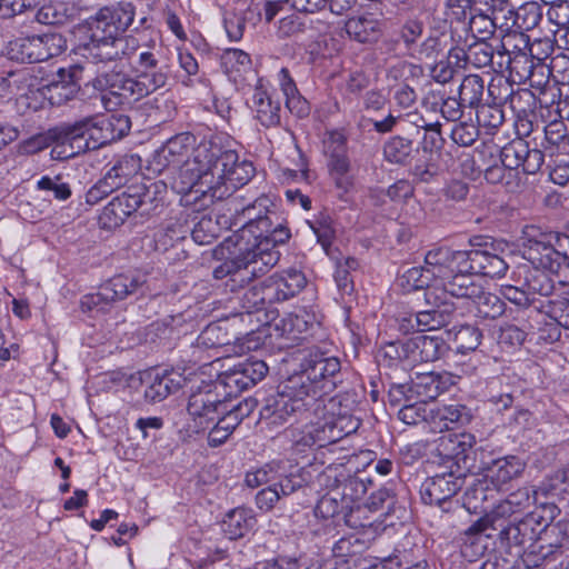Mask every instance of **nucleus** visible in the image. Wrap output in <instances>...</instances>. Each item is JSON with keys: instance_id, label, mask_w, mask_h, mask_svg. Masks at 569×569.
Wrapping results in <instances>:
<instances>
[{"instance_id": "0eeeda50", "label": "nucleus", "mask_w": 569, "mask_h": 569, "mask_svg": "<svg viewBox=\"0 0 569 569\" xmlns=\"http://www.w3.org/2000/svg\"><path fill=\"white\" fill-rule=\"evenodd\" d=\"M432 272L436 276V281L428 291L422 292L429 308L403 318L401 325L403 330L412 329L420 332L437 330L451 322L457 308L451 301L453 297L449 288L450 281L440 273L438 274L436 269Z\"/></svg>"}, {"instance_id": "2f4dec72", "label": "nucleus", "mask_w": 569, "mask_h": 569, "mask_svg": "<svg viewBox=\"0 0 569 569\" xmlns=\"http://www.w3.org/2000/svg\"><path fill=\"white\" fill-rule=\"evenodd\" d=\"M42 49L40 36L21 37L8 43L7 54L11 60L33 63L44 61Z\"/></svg>"}, {"instance_id": "c9c22d12", "label": "nucleus", "mask_w": 569, "mask_h": 569, "mask_svg": "<svg viewBox=\"0 0 569 569\" xmlns=\"http://www.w3.org/2000/svg\"><path fill=\"white\" fill-rule=\"evenodd\" d=\"M418 149L413 141L401 136L389 138L383 144V158L393 164L406 166L411 162Z\"/></svg>"}, {"instance_id": "6e6d98bb", "label": "nucleus", "mask_w": 569, "mask_h": 569, "mask_svg": "<svg viewBox=\"0 0 569 569\" xmlns=\"http://www.w3.org/2000/svg\"><path fill=\"white\" fill-rule=\"evenodd\" d=\"M277 330L281 331V336L289 340H299L302 333L308 331L309 322L303 316L289 313L274 323Z\"/></svg>"}, {"instance_id": "6e6552de", "label": "nucleus", "mask_w": 569, "mask_h": 569, "mask_svg": "<svg viewBox=\"0 0 569 569\" xmlns=\"http://www.w3.org/2000/svg\"><path fill=\"white\" fill-rule=\"evenodd\" d=\"M89 86L99 93L100 101L108 111L151 94L144 82H140L134 76L116 69L98 73L87 83V87Z\"/></svg>"}, {"instance_id": "ea45409f", "label": "nucleus", "mask_w": 569, "mask_h": 569, "mask_svg": "<svg viewBox=\"0 0 569 569\" xmlns=\"http://www.w3.org/2000/svg\"><path fill=\"white\" fill-rule=\"evenodd\" d=\"M447 37L445 33L435 32L427 37L420 44L415 46L410 56L419 61L436 62L443 57L447 49Z\"/></svg>"}, {"instance_id": "b1692460", "label": "nucleus", "mask_w": 569, "mask_h": 569, "mask_svg": "<svg viewBox=\"0 0 569 569\" xmlns=\"http://www.w3.org/2000/svg\"><path fill=\"white\" fill-rule=\"evenodd\" d=\"M251 110L254 118L264 128L278 127L281 123V103L262 88L256 86L251 97Z\"/></svg>"}, {"instance_id": "f8f14e48", "label": "nucleus", "mask_w": 569, "mask_h": 569, "mask_svg": "<svg viewBox=\"0 0 569 569\" xmlns=\"http://www.w3.org/2000/svg\"><path fill=\"white\" fill-rule=\"evenodd\" d=\"M146 282L144 278L134 273H120L102 283L97 292L88 293L81 299L83 311L104 312L112 303L126 299L138 291Z\"/></svg>"}, {"instance_id": "0e129e2a", "label": "nucleus", "mask_w": 569, "mask_h": 569, "mask_svg": "<svg viewBox=\"0 0 569 569\" xmlns=\"http://www.w3.org/2000/svg\"><path fill=\"white\" fill-rule=\"evenodd\" d=\"M537 507L527 516L533 522L538 531L541 532L545 528L552 526L556 518L560 515V509L555 502H537Z\"/></svg>"}, {"instance_id": "dca6fc26", "label": "nucleus", "mask_w": 569, "mask_h": 569, "mask_svg": "<svg viewBox=\"0 0 569 569\" xmlns=\"http://www.w3.org/2000/svg\"><path fill=\"white\" fill-rule=\"evenodd\" d=\"M476 437L471 433H449L439 439L438 450L440 455L452 462L457 472L473 473Z\"/></svg>"}, {"instance_id": "f257e3e1", "label": "nucleus", "mask_w": 569, "mask_h": 569, "mask_svg": "<svg viewBox=\"0 0 569 569\" xmlns=\"http://www.w3.org/2000/svg\"><path fill=\"white\" fill-rule=\"evenodd\" d=\"M280 390L287 395L298 419L305 422L299 438L291 430L298 446L326 447L356 432L360 426L359 419L351 415L338 397H328L329 383L318 387L297 372L280 385Z\"/></svg>"}, {"instance_id": "7ed1b4c3", "label": "nucleus", "mask_w": 569, "mask_h": 569, "mask_svg": "<svg viewBox=\"0 0 569 569\" xmlns=\"http://www.w3.org/2000/svg\"><path fill=\"white\" fill-rule=\"evenodd\" d=\"M133 18L134 7L130 2L101 8L88 22L87 41L80 46L81 56L94 64L134 56L137 39L122 36Z\"/></svg>"}, {"instance_id": "680f3d73", "label": "nucleus", "mask_w": 569, "mask_h": 569, "mask_svg": "<svg viewBox=\"0 0 569 569\" xmlns=\"http://www.w3.org/2000/svg\"><path fill=\"white\" fill-rule=\"evenodd\" d=\"M66 128V123L57 127L49 131L50 138L56 142V146L51 150V154L54 159L64 160L73 158L82 151H78V142L73 140H67L62 137V130Z\"/></svg>"}, {"instance_id": "9d476101", "label": "nucleus", "mask_w": 569, "mask_h": 569, "mask_svg": "<svg viewBox=\"0 0 569 569\" xmlns=\"http://www.w3.org/2000/svg\"><path fill=\"white\" fill-rule=\"evenodd\" d=\"M196 138L189 132L179 133L170 138L166 144L156 151L153 156V166L158 171H162L168 167L180 168L179 178L174 181V188L182 193L179 188L187 184L191 178H197L192 170L184 172L189 166L194 167L197 150L202 147L200 144L193 153V159L189 160V152L193 149Z\"/></svg>"}, {"instance_id": "e2e57ef3", "label": "nucleus", "mask_w": 569, "mask_h": 569, "mask_svg": "<svg viewBox=\"0 0 569 569\" xmlns=\"http://www.w3.org/2000/svg\"><path fill=\"white\" fill-rule=\"evenodd\" d=\"M368 548V542L357 535L342 537L335 542L332 553L336 558L347 559L361 555Z\"/></svg>"}, {"instance_id": "72a5a7b5", "label": "nucleus", "mask_w": 569, "mask_h": 569, "mask_svg": "<svg viewBox=\"0 0 569 569\" xmlns=\"http://www.w3.org/2000/svg\"><path fill=\"white\" fill-rule=\"evenodd\" d=\"M525 462L516 456L498 458L487 467V476L499 488L518 478L525 470Z\"/></svg>"}, {"instance_id": "69168bd1", "label": "nucleus", "mask_w": 569, "mask_h": 569, "mask_svg": "<svg viewBox=\"0 0 569 569\" xmlns=\"http://www.w3.org/2000/svg\"><path fill=\"white\" fill-rule=\"evenodd\" d=\"M133 187H140L143 189L142 191V201H141V214H149L151 211L156 210L160 202L162 201V197H159L162 192L166 191V184L161 181L151 182L149 186L147 184H134Z\"/></svg>"}, {"instance_id": "4be33fe9", "label": "nucleus", "mask_w": 569, "mask_h": 569, "mask_svg": "<svg viewBox=\"0 0 569 569\" xmlns=\"http://www.w3.org/2000/svg\"><path fill=\"white\" fill-rule=\"evenodd\" d=\"M269 297L272 302L286 301L295 297L306 286V277L301 271L289 269L266 279Z\"/></svg>"}, {"instance_id": "4d7b16f0", "label": "nucleus", "mask_w": 569, "mask_h": 569, "mask_svg": "<svg viewBox=\"0 0 569 569\" xmlns=\"http://www.w3.org/2000/svg\"><path fill=\"white\" fill-rule=\"evenodd\" d=\"M482 332L472 325L461 326L453 337L456 349L460 353L475 351L481 343Z\"/></svg>"}, {"instance_id": "f3484780", "label": "nucleus", "mask_w": 569, "mask_h": 569, "mask_svg": "<svg viewBox=\"0 0 569 569\" xmlns=\"http://www.w3.org/2000/svg\"><path fill=\"white\" fill-rule=\"evenodd\" d=\"M468 475L452 469L427 479L421 487V499L427 505L442 506L456 496L466 483Z\"/></svg>"}, {"instance_id": "c756f323", "label": "nucleus", "mask_w": 569, "mask_h": 569, "mask_svg": "<svg viewBox=\"0 0 569 569\" xmlns=\"http://www.w3.org/2000/svg\"><path fill=\"white\" fill-rule=\"evenodd\" d=\"M409 347L412 350L411 363L436 361L447 351V345L443 339L426 335L410 338Z\"/></svg>"}, {"instance_id": "774afa93", "label": "nucleus", "mask_w": 569, "mask_h": 569, "mask_svg": "<svg viewBox=\"0 0 569 569\" xmlns=\"http://www.w3.org/2000/svg\"><path fill=\"white\" fill-rule=\"evenodd\" d=\"M217 222L210 217H202L192 228L191 237L196 243L210 244L218 236Z\"/></svg>"}, {"instance_id": "1a4fd4ad", "label": "nucleus", "mask_w": 569, "mask_h": 569, "mask_svg": "<svg viewBox=\"0 0 569 569\" xmlns=\"http://www.w3.org/2000/svg\"><path fill=\"white\" fill-rule=\"evenodd\" d=\"M228 401L220 383L202 380L191 388L187 412L194 426L204 430L221 416V412H226Z\"/></svg>"}, {"instance_id": "393cba45", "label": "nucleus", "mask_w": 569, "mask_h": 569, "mask_svg": "<svg viewBox=\"0 0 569 569\" xmlns=\"http://www.w3.org/2000/svg\"><path fill=\"white\" fill-rule=\"evenodd\" d=\"M499 488L486 475L481 478L471 476V481L463 495V506L473 512L487 511V503L496 500Z\"/></svg>"}, {"instance_id": "603ef678", "label": "nucleus", "mask_w": 569, "mask_h": 569, "mask_svg": "<svg viewBox=\"0 0 569 569\" xmlns=\"http://www.w3.org/2000/svg\"><path fill=\"white\" fill-rule=\"evenodd\" d=\"M70 80L62 77L61 81H54L47 87L48 99L51 104H63L73 99L80 90V86L72 79L74 72L70 73Z\"/></svg>"}, {"instance_id": "2eb2a0df", "label": "nucleus", "mask_w": 569, "mask_h": 569, "mask_svg": "<svg viewBox=\"0 0 569 569\" xmlns=\"http://www.w3.org/2000/svg\"><path fill=\"white\" fill-rule=\"evenodd\" d=\"M267 372L268 366L264 361L247 359L221 373L216 382L231 398L262 380Z\"/></svg>"}, {"instance_id": "a211bd4d", "label": "nucleus", "mask_w": 569, "mask_h": 569, "mask_svg": "<svg viewBox=\"0 0 569 569\" xmlns=\"http://www.w3.org/2000/svg\"><path fill=\"white\" fill-rule=\"evenodd\" d=\"M341 370L339 358L327 356L326 352L318 348L310 349L301 361V370L299 371L309 381L315 382L318 387L330 385V392L336 388V377Z\"/></svg>"}, {"instance_id": "37998d69", "label": "nucleus", "mask_w": 569, "mask_h": 569, "mask_svg": "<svg viewBox=\"0 0 569 569\" xmlns=\"http://www.w3.org/2000/svg\"><path fill=\"white\" fill-rule=\"evenodd\" d=\"M409 390L422 402L435 400L442 392L440 377L433 372L417 373Z\"/></svg>"}, {"instance_id": "a878e982", "label": "nucleus", "mask_w": 569, "mask_h": 569, "mask_svg": "<svg viewBox=\"0 0 569 569\" xmlns=\"http://www.w3.org/2000/svg\"><path fill=\"white\" fill-rule=\"evenodd\" d=\"M513 280L532 295L549 296L552 293L555 284L548 270L530 266L528 263L519 264L513 270Z\"/></svg>"}, {"instance_id": "f03ea898", "label": "nucleus", "mask_w": 569, "mask_h": 569, "mask_svg": "<svg viewBox=\"0 0 569 569\" xmlns=\"http://www.w3.org/2000/svg\"><path fill=\"white\" fill-rule=\"evenodd\" d=\"M194 163V167L189 166L184 172L192 170L197 178H191L179 190L186 193H200L211 201L229 198L254 174L251 162H239L236 151L222 150L213 144L200 147Z\"/></svg>"}, {"instance_id": "f704fd0d", "label": "nucleus", "mask_w": 569, "mask_h": 569, "mask_svg": "<svg viewBox=\"0 0 569 569\" xmlns=\"http://www.w3.org/2000/svg\"><path fill=\"white\" fill-rule=\"evenodd\" d=\"M186 379L180 375L169 373L156 376L151 379L144 390V398L150 402H160L169 395L177 392L183 387Z\"/></svg>"}, {"instance_id": "7c9ffc66", "label": "nucleus", "mask_w": 569, "mask_h": 569, "mask_svg": "<svg viewBox=\"0 0 569 569\" xmlns=\"http://www.w3.org/2000/svg\"><path fill=\"white\" fill-rule=\"evenodd\" d=\"M437 248L429 250L425 257L426 268L412 267L407 269L397 280V284L406 292L412 290L428 291L431 284L436 281V276L432 270L435 266L430 263L429 256L435 252Z\"/></svg>"}, {"instance_id": "49530a36", "label": "nucleus", "mask_w": 569, "mask_h": 569, "mask_svg": "<svg viewBox=\"0 0 569 569\" xmlns=\"http://www.w3.org/2000/svg\"><path fill=\"white\" fill-rule=\"evenodd\" d=\"M450 37L453 46L448 50L445 59H449L453 62V66L458 69L465 67L467 63V54L469 52V41L472 40V36L466 33L465 29L453 28L451 26Z\"/></svg>"}, {"instance_id": "a18cd8bd", "label": "nucleus", "mask_w": 569, "mask_h": 569, "mask_svg": "<svg viewBox=\"0 0 569 569\" xmlns=\"http://www.w3.org/2000/svg\"><path fill=\"white\" fill-rule=\"evenodd\" d=\"M509 13L513 26L523 31L535 29L542 19V8L535 1L523 3L516 11L509 10Z\"/></svg>"}, {"instance_id": "4c0bfd02", "label": "nucleus", "mask_w": 569, "mask_h": 569, "mask_svg": "<svg viewBox=\"0 0 569 569\" xmlns=\"http://www.w3.org/2000/svg\"><path fill=\"white\" fill-rule=\"evenodd\" d=\"M569 495V468L559 469L547 477L533 490V503L538 502L539 497H563Z\"/></svg>"}, {"instance_id": "cd10ccee", "label": "nucleus", "mask_w": 569, "mask_h": 569, "mask_svg": "<svg viewBox=\"0 0 569 569\" xmlns=\"http://www.w3.org/2000/svg\"><path fill=\"white\" fill-rule=\"evenodd\" d=\"M422 103L427 110L439 112L447 121H457L463 114L462 102L458 98L447 96L440 89L429 90Z\"/></svg>"}, {"instance_id": "39448f33", "label": "nucleus", "mask_w": 569, "mask_h": 569, "mask_svg": "<svg viewBox=\"0 0 569 569\" xmlns=\"http://www.w3.org/2000/svg\"><path fill=\"white\" fill-rule=\"evenodd\" d=\"M437 273L448 278L450 283L463 276L473 279V274L496 278L502 277L508 270L507 262L497 253L486 249L453 250L439 247L429 256Z\"/></svg>"}, {"instance_id": "20e7f679", "label": "nucleus", "mask_w": 569, "mask_h": 569, "mask_svg": "<svg viewBox=\"0 0 569 569\" xmlns=\"http://www.w3.org/2000/svg\"><path fill=\"white\" fill-rule=\"evenodd\" d=\"M290 238L289 229L277 221L272 231L251 247L239 248V254L227 259L213 269L216 279H227L226 287L237 291L251 282L254 278L266 274L277 264L280 253L277 244H283Z\"/></svg>"}, {"instance_id": "a19ab883", "label": "nucleus", "mask_w": 569, "mask_h": 569, "mask_svg": "<svg viewBox=\"0 0 569 569\" xmlns=\"http://www.w3.org/2000/svg\"><path fill=\"white\" fill-rule=\"evenodd\" d=\"M138 171L134 157H123L118 160L101 178L112 191L123 187Z\"/></svg>"}, {"instance_id": "de8ad7c7", "label": "nucleus", "mask_w": 569, "mask_h": 569, "mask_svg": "<svg viewBox=\"0 0 569 569\" xmlns=\"http://www.w3.org/2000/svg\"><path fill=\"white\" fill-rule=\"evenodd\" d=\"M500 293L503 297V299L508 300L515 306L522 309H527L528 318H532L533 316H541L540 308L535 307L530 309V307L535 302V298L526 289V287H522L520 283L501 286Z\"/></svg>"}, {"instance_id": "ddd939ff", "label": "nucleus", "mask_w": 569, "mask_h": 569, "mask_svg": "<svg viewBox=\"0 0 569 569\" xmlns=\"http://www.w3.org/2000/svg\"><path fill=\"white\" fill-rule=\"evenodd\" d=\"M451 296L457 299H469L476 308V317L482 320H496L506 311L505 301L496 293L485 291L473 279L460 276L456 282L449 283Z\"/></svg>"}, {"instance_id": "58836bf2", "label": "nucleus", "mask_w": 569, "mask_h": 569, "mask_svg": "<svg viewBox=\"0 0 569 569\" xmlns=\"http://www.w3.org/2000/svg\"><path fill=\"white\" fill-rule=\"evenodd\" d=\"M346 32L360 43L375 42L380 34L379 22L371 17L350 18L346 22Z\"/></svg>"}, {"instance_id": "8fccbe9b", "label": "nucleus", "mask_w": 569, "mask_h": 569, "mask_svg": "<svg viewBox=\"0 0 569 569\" xmlns=\"http://www.w3.org/2000/svg\"><path fill=\"white\" fill-rule=\"evenodd\" d=\"M507 63L511 64L510 77L512 81L526 82L535 74L537 58L533 56V51H529V53L509 56Z\"/></svg>"}, {"instance_id": "c03bdc74", "label": "nucleus", "mask_w": 569, "mask_h": 569, "mask_svg": "<svg viewBox=\"0 0 569 569\" xmlns=\"http://www.w3.org/2000/svg\"><path fill=\"white\" fill-rule=\"evenodd\" d=\"M452 27L465 29L466 33L472 36V40L486 41L495 33L496 22L495 18L476 10L466 23Z\"/></svg>"}, {"instance_id": "aec40b11", "label": "nucleus", "mask_w": 569, "mask_h": 569, "mask_svg": "<svg viewBox=\"0 0 569 569\" xmlns=\"http://www.w3.org/2000/svg\"><path fill=\"white\" fill-rule=\"evenodd\" d=\"M538 529L530 518L525 515L520 519L503 526L499 531V540L502 546L509 549V552L515 550V555L518 557L538 540Z\"/></svg>"}, {"instance_id": "5701e85b", "label": "nucleus", "mask_w": 569, "mask_h": 569, "mask_svg": "<svg viewBox=\"0 0 569 569\" xmlns=\"http://www.w3.org/2000/svg\"><path fill=\"white\" fill-rule=\"evenodd\" d=\"M538 555L546 560L569 548V519H560L541 530L538 536Z\"/></svg>"}, {"instance_id": "423d86ee", "label": "nucleus", "mask_w": 569, "mask_h": 569, "mask_svg": "<svg viewBox=\"0 0 569 569\" xmlns=\"http://www.w3.org/2000/svg\"><path fill=\"white\" fill-rule=\"evenodd\" d=\"M129 129L130 121L126 116L98 114L66 123L61 132L64 139L78 142V151L87 152L121 139Z\"/></svg>"}, {"instance_id": "3c124183", "label": "nucleus", "mask_w": 569, "mask_h": 569, "mask_svg": "<svg viewBox=\"0 0 569 569\" xmlns=\"http://www.w3.org/2000/svg\"><path fill=\"white\" fill-rule=\"evenodd\" d=\"M542 44L551 48L549 41H538L537 43L530 46L528 36H526L523 32L513 31L502 38L499 47L503 50V54L515 56L518 53H529V51L532 52L537 46Z\"/></svg>"}, {"instance_id": "bf43d9fd", "label": "nucleus", "mask_w": 569, "mask_h": 569, "mask_svg": "<svg viewBox=\"0 0 569 569\" xmlns=\"http://www.w3.org/2000/svg\"><path fill=\"white\" fill-rule=\"evenodd\" d=\"M541 315L545 313L558 326L569 329V298L557 297L540 307Z\"/></svg>"}, {"instance_id": "864d4df0", "label": "nucleus", "mask_w": 569, "mask_h": 569, "mask_svg": "<svg viewBox=\"0 0 569 569\" xmlns=\"http://www.w3.org/2000/svg\"><path fill=\"white\" fill-rule=\"evenodd\" d=\"M224 72L236 80L237 74L250 69V56L240 49H226L221 56Z\"/></svg>"}, {"instance_id": "bb28decb", "label": "nucleus", "mask_w": 569, "mask_h": 569, "mask_svg": "<svg viewBox=\"0 0 569 569\" xmlns=\"http://www.w3.org/2000/svg\"><path fill=\"white\" fill-rule=\"evenodd\" d=\"M260 419L266 420L272 426H281L290 419L301 422L287 395L283 390H280V386L276 395H271L264 399L260 409Z\"/></svg>"}, {"instance_id": "9b49d317", "label": "nucleus", "mask_w": 569, "mask_h": 569, "mask_svg": "<svg viewBox=\"0 0 569 569\" xmlns=\"http://www.w3.org/2000/svg\"><path fill=\"white\" fill-rule=\"evenodd\" d=\"M272 201L267 196L258 197L252 203L243 207L239 212L238 208L234 207V211L242 216L246 221L241 226L240 230L234 238H237L234 244L241 247H251L250 238L254 239L253 243H257L264 236L270 233L279 220L276 212L270 211Z\"/></svg>"}, {"instance_id": "473e14b6", "label": "nucleus", "mask_w": 569, "mask_h": 569, "mask_svg": "<svg viewBox=\"0 0 569 569\" xmlns=\"http://www.w3.org/2000/svg\"><path fill=\"white\" fill-rule=\"evenodd\" d=\"M256 522L257 520L251 509L236 508L226 515L221 528L230 540H236L251 531Z\"/></svg>"}, {"instance_id": "412c9836", "label": "nucleus", "mask_w": 569, "mask_h": 569, "mask_svg": "<svg viewBox=\"0 0 569 569\" xmlns=\"http://www.w3.org/2000/svg\"><path fill=\"white\" fill-rule=\"evenodd\" d=\"M523 258L528 264L548 270L552 274H558L563 267L546 233L540 239L528 240Z\"/></svg>"}, {"instance_id": "6ab92c4d", "label": "nucleus", "mask_w": 569, "mask_h": 569, "mask_svg": "<svg viewBox=\"0 0 569 569\" xmlns=\"http://www.w3.org/2000/svg\"><path fill=\"white\" fill-rule=\"evenodd\" d=\"M143 189L128 187L121 194L116 196L102 210L99 220L104 229L121 226L128 217L141 207Z\"/></svg>"}, {"instance_id": "4468645a", "label": "nucleus", "mask_w": 569, "mask_h": 569, "mask_svg": "<svg viewBox=\"0 0 569 569\" xmlns=\"http://www.w3.org/2000/svg\"><path fill=\"white\" fill-rule=\"evenodd\" d=\"M137 59L133 63L134 77L148 86V91L153 93L163 88L168 81L167 67L160 64V47L153 40L150 43H139L137 40Z\"/></svg>"}, {"instance_id": "79ce46f5", "label": "nucleus", "mask_w": 569, "mask_h": 569, "mask_svg": "<svg viewBox=\"0 0 569 569\" xmlns=\"http://www.w3.org/2000/svg\"><path fill=\"white\" fill-rule=\"evenodd\" d=\"M485 93V81L478 74L465 76L458 88V99L465 108H477L481 104Z\"/></svg>"}, {"instance_id": "e433bc0d", "label": "nucleus", "mask_w": 569, "mask_h": 569, "mask_svg": "<svg viewBox=\"0 0 569 569\" xmlns=\"http://www.w3.org/2000/svg\"><path fill=\"white\" fill-rule=\"evenodd\" d=\"M552 71L550 68L542 62L541 58H537V67L535 70V74L531 76V79H527L529 81L530 87L536 89L539 93V104L548 107L549 104H553L556 97L555 91H559L556 86L549 84V74Z\"/></svg>"}, {"instance_id": "338daca9", "label": "nucleus", "mask_w": 569, "mask_h": 569, "mask_svg": "<svg viewBox=\"0 0 569 569\" xmlns=\"http://www.w3.org/2000/svg\"><path fill=\"white\" fill-rule=\"evenodd\" d=\"M473 0H447L446 14L451 20L452 26L466 23L469 17L477 10L472 7Z\"/></svg>"}, {"instance_id": "13d9d810", "label": "nucleus", "mask_w": 569, "mask_h": 569, "mask_svg": "<svg viewBox=\"0 0 569 569\" xmlns=\"http://www.w3.org/2000/svg\"><path fill=\"white\" fill-rule=\"evenodd\" d=\"M503 120L505 114L501 106L491 102L477 107L478 128H485L488 133L497 130L503 123Z\"/></svg>"}, {"instance_id": "c85d7f7f", "label": "nucleus", "mask_w": 569, "mask_h": 569, "mask_svg": "<svg viewBox=\"0 0 569 569\" xmlns=\"http://www.w3.org/2000/svg\"><path fill=\"white\" fill-rule=\"evenodd\" d=\"M487 92L491 102L499 106L509 102L512 109H517L518 101H529L535 98L530 90H522L515 93L512 83L502 74H497L491 79L487 87Z\"/></svg>"}, {"instance_id": "09e8293b", "label": "nucleus", "mask_w": 569, "mask_h": 569, "mask_svg": "<svg viewBox=\"0 0 569 569\" xmlns=\"http://www.w3.org/2000/svg\"><path fill=\"white\" fill-rule=\"evenodd\" d=\"M269 293L266 280L259 284L250 287L240 298L242 309L247 313L266 309L267 305L273 303Z\"/></svg>"}, {"instance_id": "5fc2aeb1", "label": "nucleus", "mask_w": 569, "mask_h": 569, "mask_svg": "<svg viewBox=\"0 0 569 569\" xmlns=\"http://www.w3.org/2000/svg\"><path fill=\"white\" fill-rule=\"evenodd\" d=\"M528 149L529 144L523 138L513 139L501 149L500 160L509 170H515L522 166Z\"/></svg>"}, {"instance_id": "052dcab7", "label": "nucleus", "mask_w": 569, "mask_h": 569, "mask_svg": "<svg viewBox=\"0 0 569 569\" xmlns=\"http://www.w3.org/2000/svg\"><path fill=\"white\" fill-rule=\"evenodd\" d=\"M495 49L487 41L470 40L467 61L475 68H485L493 63Z\"/></svg>"}]
</instances>
